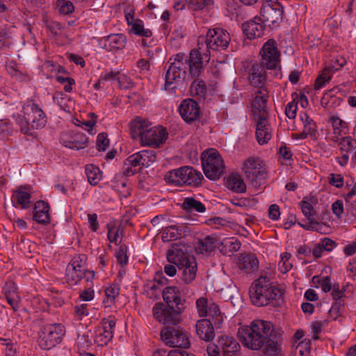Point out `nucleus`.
<instances>
[{"instance_id":"obj_1","label":"nucleus","mask_w":356,"mask_h":356,"mask_svg":"<svg viewBox=\"0 0 356 356\" xmlns=\"http://www.w3.org/2000/svg\"><path fill=\"white\" fill-rule=\"evenodd\" d=\"M273 334V324L260 319L254 320L238 330L239 339L245 347L261 350L265 356H275L279 350L277 342L272 338Z\"/></svg>"},{"instance_id":"obj_2","label":"nucleus","mask_w":356,"mask_h":356,"mask_svg":"<svg viewBox=\"0 0 356 356\" xmlns=\"http://www.w3.org/2000/svg\"><path fill=\"white\" fill-rule=\"evenodd\" d=\"M249 294L251 302L256 306H276L282 302L284 292L271 281L266 273L262 272L252 283Z\"/></svg>"},{"instance_id":"obj_3","label":"nucleus","mask_w":356,"mask_h":356,"mask_svg":"<svg viewBox=\"0 0 356 356\" xmlns=\"http://www.w3.org/2000/svg\"><path fill=\"white\" fill-rule=\"evenodd\" d=\"M24 116L14 115L21 131L26 135H33L35 130L43 128L47 117L41 107L33 101L26 102L23 106Z\"/></svg>"},{"instance_id":"obj_4","label":"nucleus","mask_w":356,"mask_h":356,"mask_svg":"<svg viewBox=\"0 0 356 356\" xmlns=\"http://www.w3.org/2000/svg\"><path fill=\"white\" fill-rule=\"evenodd\" d=\"M168 261L176 265L181 273V280L186 284L191 283L196 277L197 262L193 257H188L179 248V245H172L167 252Z\"/></svg>"},{"instance_id":"obj_5","label":"nucleus","mask_w":356,"mask_h":356,"mask_svg":"<svg viewBox=\"0 0 356 356\" xmlns=\"http://www.w3.org/2000/svg\"><path fill=\"white\" fill-rule=\"evenodd\" d=\"M184 54H177L170 58V65L165 76L164 88L175 92L177 86L182 83L186 77V62Z\"/></svg>"},{"instance_id":"obj_6","label":"nucleus","mask_w":356,"mask_h":356,"mask_svg":"<svg viewBox=\"0 0 356 356\" xmlns=\"http://www.w3.org/2000/svg\"><path fill=\"white\" fill-rule=\"evenodd\" d=\"M203 176L200 172L190 166H183L168 172L164 179L168 184L175 186L188 185L198 186Z\"/></svg>"},{"instance_id":"obj_7","label":"nucleus","mask_w":356,"mask_h":356,"mask_svg":"<svg viewBox=\"0 0 356 356\" xmlns=\"http://www.w3.org/2000/svg\"><path fill=\"white\" fill-rule=\"evenodd\" d=\"M197 46V48L190 51L188 56H184V58L186 65L188 66L189 75L192 79L200 78L204 75L205 65L210 59V54L204 51V44L200 46L199 41Z\"/></svg>"},{"instance_id":"obj_8","label":"nucleus","mask_w":356,"mask_h":356,"mask_svg":"<svg viewBox=\"0 0 356 356\" xmlns=\"http://www.w3.org/2000/svg\"><path fill=\"white\" fill-rule=\"evenodd\" d=\"M65 333V327L60 323L44 325L38 332V346L43 350H50L61 342Z\"/></svg>"},{"instance_id":"obj_9","label":"nucleus","mask_w":356,"mask_h":356,"mask_svg":"<svg viewBox=\"0 0 356 356\" xmlns=\"http://www.w3.org/2000/svg\"><path fill=\"white\" fill-rule=\"evenodd\" d=\"M85 255L74 257L67 266L65 280L71 286L76 285L83 277L88 282L95 277L94 271L87 270L85 268Z\"/></svg>"},{"instance_id":"obj_10","label":"nucleus","mask_w":356,"mask_h":356,"mask_svg":"<svg viewBox=\"0 0 356 356\" xmlns=\"http://www.w3.org/2000/svg\"><path fill=\"white\" fill-rule=\"evenodd\" d=\"M202 164L205 176L209 179H219L224 171V161L219 152L209 149L202 155Z\"/></svg>"},{"instance_id":"obj_11","label":"nucleus","mask_w":356,"mask_h":356,"mask_svg":"<svg viewBox=\"0 0 356 356\" xmlns=\"http://www.w3.org/2000/svg\"><path fill=\"white\" fill-rule=\"evenodd\" d=\"M242 172L255 188L261 186L262 181L267 176L265 165L257 157H250L245 159L243 163Z\"/></svg>"},{"instance_id":"obj_12","label":"nucleus","mask_w":356,"mask_h":356,"mask_svg":"<svg viewBox=\"0 0 356 356\" xmlns=\"http://www.w3.org/2000/svg\"><path fill=\"white\" fill-rule=\"evenodd\" d=\"M230 39L229 33L225 29L214 28L208 30L206 38L200 37L198 42H200V46L205 44L206 49L204 51L209 54L210 50L226 49L229 46Z\"/></svg>"},{"instance_id":"obj_13","label":"nucleus","mask_w":356,"mask_h":356,"mask_svg":"<svg viewBox=\"0 0 356 356\" xmlns=\"http://www.w3.org/2000/svg\"><path fill=\"white\" fill-rule=\"evenodd\" d=\"M183 311V308L167 307L161 302L155 304L152 309L154 318L166 327L177 325L181 321Z\"/></svg>"},{"instance_id":"obj_14","label":"nucleus","mask_w":356,"mask_h":356,"mask_svg":"<svg viewBox=\"0 0 356 356\" xmlns=\"http://www.w3.org/2000/svg\"><path fill=\"white\" fill-rule=\"evenodd\" d=\"M261 61L259 64L264 65L266 70H275L280 63V52L277 42L273 39L266 42L260 50Z\"/></svg>"},{"instance_id":"obj_15","label":"nucleus","mask_w":356,"mask_h":356,"mask_svg":"<svg viewBox=\"0 0 356 356\" xmlns=\"http://www.w3.org/2000/svg\"><path fill=\"white\" fill-rule=\"evenodd\" d=\"M162 341L171 347H189L190 342L186 333L179 327H165L161 331Z\"/></svg>"},{"instance_id":"obj_16","label":"nucleus","mask_w":356,"mask_h":356,"mask_svg":"<svg viewBox=\"0 0 356 356\" xmlns=\"http://www.w3.org/2000/svg\"><path fill=\"white\" fill-rule=\"evenodd\" d=\"M263 22L269 27L275 28L282 22L283 7L280 2H273L271 5H262L260 11Z\"/></svg>"},{"instance_id":"obj_17","label":"nucleus","mask_w":356,"mask_h":356,"mask_svg":"<svg viewBox=\"0 0 356 356\" xmlns=\"http://www.w3.org/2000/svg\"><path fill=\"white\" fill-rule=\"evenodd\" d=\"M116 325L115 317L109 316L103 318L95 330V343L99 346H106L113 337Z\"/></svg>"},{"instance_id":"obj_18","label":"nucleus","mask_w":356,"mask_h":356,"mask_svg":"<svg viewBox=\"0 0 356 356\" xmlns=\"http://www.w3.org/2000/svg\"><path fill=\"white\" fill-rule=\"evenodd\" d=\"M60 143L72 149L79 150L88 145V139L86 134L81 132H63L60 138Z\"/></svg>"},{"instance_id":"obj_19","label":"nucleus","mask_w":356,"mask_h":356,"mask_svg":"<svg viewBox=\"0 0 356 356\" xmlns=\"http://www.w3.org/2000/svg\"><path fill=\"white\" fill-rule=\"evenodd\" d=\"M167 138L168 132L165 128L151 126L143 136L141 144L143 146L159 147Z\"/></svg>"},{"instance_id":"obj_20","label":"nucleus","mask_w":356,"mask_h":356,"mask_svg":"<svg viewBox=\"0 0 356 356\" xmlns=\"http://www.w3.org/2000/svg\"><path fill=\"white\" fill-rule=\"evenodd\" d=\"M179 111L182 119L187 123L197 120L200 114L199 104L192 99H186L181 102Z\"/></svg>"},{"instance_id":"obj_21","label":"nucleus","mask_w":356,"mask_h":356,"mask_svg":"<svg viewBox=\"0 0 356 356\" xmlns=\"http://www.w3.org/2000/svg\"><path fill=\"white\" fill-rule=\"evenodd\" d=\"M268 97V92L266 88H259L254 93V97L252 103L254 118L268 116L266 111V102Z\"/></svg>"},{"instance_id":"obj_22","label":"nucleus","mask_w":356,"mask_h":356,"mask_svg":"<svg viewBox=\"0 0 356 356\" xmlns=\"http://www.w3.org/2000/svg\"><path fill=\"white\" fill-rule=\"evenodd\" d=\"M190 228L185 224H176L163 228L161 238L164 242H169L181 238L188 234Z\"/></svg>"},{"instance_id":"obj_23","label":"nucleus","mask_w":356,"mask_h":356,"mask_svg":"<svg viewBox=\"0 0 356 356\" xmlns=\"http://www.w3.org/2000/svg\"><path fill=\"white\" fill-rule=\"evenodd\" d=\"M266 67L259 63H254L249 70L248 80L252 86L264 88L266 81Z\"/></svg>"},{"instance_id":"obj_24","label":"nucleus","mask_w":356,"mask_h":356,"mask_svg":"<svg viewBox=\"0 0 356 356\" xmlns=\"http://www.w3.org/2000/svg\"><path fill=\"white\" fill-rule=\"evenodd\" d=\"M268 116L261 115V117L254 118L257 123L256 138L260 145L266 144L272 137L271 128L268 121Z\"/></svg>"},{"instance_id":"obj_25","label":"nucleus","mask_w":356,"mask_h":356,"mask_svg":"<svg viewBox=\"0 0 356 356\" xmlns=\"http://www.w3.org/2000/svg\"><path fill=\"white\" fill-rule=\"evenodd\" d=\"M164 302L167 307H179L184 309V302L180 291L175 286L165 287L162 291Z\"/></svg>"},{"instance_id":"obj_26","label":"nucleus","mask_w":356,"mask_h":356,"mask_svg":"<svg viewBox=\"0 0 356 356\" xmlns=\"http://www.w3.org/2000/svg\"><path fill=\"white\" fill-rule=\"evenodd\" d=\"M195 330L197 335L202 341L209 342L214 339L213 325L210 319L203 318L197 321Z\"/></svg>"},{"instance_id":"obj_27","label":"nucleus","mask_w":356,"mask_h":356,"mask_svg":"<svg viewBox=\"0 0 356 356\" xmlns=\"http://www.w3.org/2000/svg\"><path fill=\"white\" fill-rule=\"evenodd\" d=\"M260 22L261 19L255 17L242 24L243 31L248 38L254 39L261 37L264 34V26Z\"/></svg>"},{"instance_id":"obj_28","label":"nucleus","mask_w":356,"mask_h":356,"mask_svg":"<svg viewBox=\"0 0 356 356\" xmlns=\"http://www.w3.org/2000/svg\"><path fill=\"white\" fill-rule=\"evenodd\" d=\"M219 346L222 349V356H238L240 345L233 337L221 336L218 340Z\"/></svg>"},{"instance_id":"obj_29","label":"nucleus","mask_w":356,"mask_h":356,"mask_svg":"<svg viewBox=\"0 0 356 356\" xmlns=\"http://www.w3.org/2000/svg\"><path fill=\"white\" fill-rule=\"evenodd\" d=\"M300 118L303 124V130L296 138L305 139L310 136L312 138L316 139L317 134L316 122L306 113H300Z\"/></svg>"},{"instance_id":"obj_30","label":"nucleus","mask_w":356,"mask_h":356,"mask_svg":"<svg viewBox=\"0 0 356 356\" xmlns=\"http://www.w3.org/2000/svg\"><path fill=\"white\" fill-rule=\"evenodd\" d=\"M238 268L245 273H252L259 268V260L255 254H242L238 262Z\"/></svg>"},{"instance_id":"obj_31","label":"nucleus","mask_w":356,"mask_h":356,"mask_svg":"<svg viewBox=\"0 0 356 356\" xmlns=\"http://www.w3.org/2000/svg\"><path fill=\"white\" fill-rule=\"evenodd\" d=\"M31 197L29 189L25 186H19L13 191L11 200L13 206L26 209L31 203Z\"/></svg>"},{"instance_id":"obj_32","label":"nucleus","mask_w":356,"mask_h":356,"mask_svg":"<svg viewBox=\"0 0 356 356\" xmlns=\"http://www.w3.org/2000/svg\"><path fill=\"white\" fill-rule=\"evenodd\" d=\"M49 212V204L43 200L38 201L34 206L33 218L40 224H49L50 222V215Z\"/></svg>"},{"instance_id":"obj_33","label":"nucleus","mask_w":356,"mask_h":356,"mask_svg":"<svg viewBox=\"0 0 356 356\" xmlns=\"http://www.w3.org/2000/svg\"><path fill=\"white\" fill-rule=\"evenodd\" d=\"M104 40V47L108 51L122 49L127 44V37L122 33L111 34Z\"/></svg>"},{"instance_id":"obj_34","label":"nucleus","mask_w":356,"mask_h":356,"mask_svg":"<svg viewBox=\"0 0 356 356\" xmlns=\"http://www.w3.org/2000/svg\"><path fill=\"white\" fill-rule=\"evenodd\" d=\"M152 124L146 120L136 118L131 124V133L133 138H139L140 142L147 131L150 128Z\"/></svg>"},{"instance_id":"obj_35","label":"nucleus","mask_w":356,"mask_h":356,"mask_svg":"<svg viewBox=\"0 0 356 356\" xmlns=\"http://www.w3.org/2000/svg\"><path fill=\"white\" fill-rule=\"evenodd\" d=\"M216 238L210 236H207L199 241L196 246L197 252L202 254H210L216 247Z\"/></svg>"},{"instance_id":"obj_36","label":"nucleus","mask_w":356,"mask_h":356,"mask_svg":"<svg viewBox=\"0 0 356 356\" xmlns=\"http://www.w3.org/2000/svg\"><path fill=\"white\" fill-rule=\"evenodd\" d=\"M181 209L188 213H204L206 211L205 206L194 197H185L181 204Z\"/></svg>"},{"instance_id":"obj_37","label":"nucleus","mask_w":356,"mask_h":356,"mask_svg":"<svg viewBox=\"0 0 356 356\" xmlns=\"http://www.w3.org/2000/svg\"><path fill=\"white\" fill-rule=\"evenodd\" d=\"M227 187L238 193H244L246 190V185L243 179L238 174H233L229 175L227 181Z\"/></svg>"},{"instance_id":"obj_38","label":"nucleus","mask_w":356,"mask_h":356,"mask_svg":"<svg viewBox=\"0 0 356 356\" xmlns=\"http://www.w3.org/2000/svg\"><path fill=\"white\" fill-rule=\"evenodd\" d=\"M162 286V282L156 279L147 282L145 285V291L147 293V296L149 298H157L161 291Z\"/></svg>"},{"instance_id":"obj_39","label":"nucleus","mask_w":356,"mask_h":356,"mask_svg":"<svg viewBox=\"0 0 356 356\" xmlns=\"http://www.w3.org/2000/svg\"><path fill=\"white\" fill-rule=\"evenodd\" d=\"M207 317L211 318L210 321H212L211 323L216 326H218L222 323L223 321L222 314L220 311L219 306L216 303L211 302L210 307L208 309Z\"/></svg>"},{"instance_id":"obj_40","label":"nucleus","mask_w":356,"mask_h":356,"mask_svg":"<svg viewBox=\"0 0 356 356\" xmlns=\"http://www.w3.org/2000/svg\"><path fill=\"white\" fill-rule=\"evenodd\" d=\"M120 293V286L117 284H112L105 289L106 298L104 302L106 306H111L114 303L115 298Z\"/></svg>"},{"instance_id":"obj_41","label":"nucleus","mask_w":356,"mask_h":356,"mask_svg":"<svg viewBox=\"0 0 356 356\" xmlns=\"http://www.w3.org/2000/svg\"><path fill=\"white\" fill-rule=\"evenodd\" d=\"M86 174L88 182L93 186L97 185L101 179L99 168L93 165H87L86 166Z\"/></svg>"},{"instance_id":"obj_42","label":"nucleus","mask_w":356,"mask_h":356,"mask_svg":"<svg viewBox=\"0 0 356 356\" xmlns=\"http://www.w3.org/2000/svg\"><path fill=\"white\" fill-rule=\"evenodd\" d=\"M191 86V94L192 96L202 97L207 91L205 82L200 78L193 79Z\"/></svg>"},{"instance_id":"obj_43","label":"nucleus","mask_w":356,"mask_h":356,"mask_svg":"<svg viewBox=\"0 0 356 356\" xmlns=\"http://www.w3.org/2000/svg\"><path fill=\"white\" fill-rule=\"evenodd\" d=\"M131 32L145 38H150L152 35V31L149 29H145L143 22L139 19H136V22L131 26Z\"/></svg>"},{"instance_id":"obj_44","label":"nucleus","mask_w":356,"mask_h":356,"mask_svg":"<svg viewBox=\"0 0 356 356\" xmlns=\"http://www.w3.org/2000/svg\"><path fill=\"white\" fill-rule=\"evenodd\" d=\"M211 0H188L187 6L193 12L206 10L211 6Z\"/></svg>"},{"instance_id":"obj_45","label":"nucleus","mask_w":356,"mask_h":356,"mask_svg":"<svg viewBox=\"0 0 356 356\" xmlns=\"http://www.w3.org/2000/svg\"><path fill=\"white\" fill-rule=\"evenodd\" d=\"M124 165L127 166L125 172L127 174V175H129L130 173H134V172L131 170V167L142 166V161L140 159L139 152L130 155L125 160Z\"/></svg>"},{"instance_id":"obj_46","label":"nucleus","mask_w":356,"mask_h":356,"mask_svg":"<svg viewBox=\"0 0 356 356\" xmlns=\"http://www.w3.org/2000/svg\"><path fill=\"white\" fill-rule=\"evenodd\" d=\"M211 302L204 297H201L196 300L197 312L200 317H207L208 309L210 307Z\"/></svg>"},{"instance_id":"obj_47","label":"nucleus","mask_w":356,"mask_h":356,"mask_svg":"<svg viewBox=\"0 0 356 356\" xmlns=\"http://www.w3.org/2000/svg\"><path fill=\"white\" fill-rule=\"evenodd\" d=\"M142 166L148 167L156 160V152L153 150H143L139 152Z\"/></svg>"},{"instance_id":"obj_48","label":"nucleus","mask_w":356,"mask_h":356,"mask_svg":"<svg viewBox=\"0 0 356 356\" xmlns=\"http://www.w3.org/2000/svg\"><path fill=\"white\" fill-rule=\"evenodd\" d=\"M294 356H309L310 342L309 341H302L299 342L293 350Z\"/></svg>"},{"instance_id":"obj_49","label":"nucleus","mask_w":356,"mask_h":356,"mask_svg":"<svg viewBox=\"0 0 356 356\" xmlns=\"http://www.w3.org/2000/svg\"><path fill=\"white\" fill-rule=\"evenodd\" d=\"M328 68H324L321 74L316 78L314 88L316 90H319L323 88L325 84L330 81L332 79L331 73Z\"/></svg>"},{"instance_id":"obj_50","label":"nucleus","mask_w":356,"mask_h":356,"mask_svg":"<svg viewBox=\"0 0 356 356\" xmlns=\"http://www.w3.org/2000/svg\"><path fill=\"white\" fill-rule=\"evenodd\" d=\"M339 145L341 152H349L356 149V141L350 136H346L341 138Z\"/></svg>"},{"instance_id":"obj_51","label":"nucleus","mask_w":356,"mask_h":356,"mask_svg":"<svg viewBox=\"0 0 356 356\" xmlns=\"http://www.w3.org/2000/svg\"><path fill=\"white\" fill-rule=\"evenodd\" d=\"M57 6L59 12L64 15L72 13L74 9L73 3L70 1L58 0Z\"/></svg>"},{"instance_id":"obj_52","label":"nucleus","mask_w":356,"mask_h":356,"mask_svg":"<svg viewBox=\"0 0 356 356\" xmlns=\"http://www.w3.org/2000/svg\"><path fill=\"white\" fill-rule=\"evenodd\" d=\"M298 100L293 99V100L289 102L285 108V114L289 119H294L297 114Z\"/></svg>"},{"instance_id":"obj_53","label":"nucleus","mask_w":356,"mask_h":356,"mask_svg":"<svg viewBox=\"0 0 356 356\" xmlns=\"http://www.w3.org/2000/svg\"><path fill=\"white\" fill-rule=\"evenodd\" d=\"M343 177L340 174L331 173L328 177L329 184L338 188H340L343 186Z\"/></svg>"},{"instance_id":"obj_54","label":"nucleus","mask_w":356,"mask_h":356,"mask_svg":"<svg viewBox=\"0 0 356 356\" xmlns=\"http://www.w3.org/2000/svg\"><path fill=\"white\" fill-rule=\"evenodd\" d=\"M108 145H109V140L107 138V134L105 133L99 134L97 136V149L99 152L105 151Z\"/></svg>"},{"instance_id":"obj_55","label":"nucleus","mask_w":356,"mask_h":356,"mask_svg":"<svg viewBox=\"0 0 356 356\" xmlns=\"http://www.w3.org/2000/svg\"><path fill=\"white\" fill-rule=\"evenodd\" d=\"M17 286L13 282H8L3 287V293L6 298L17 296Z\"/></svg>"},{"instance_id":"obj_56","label":"nucleus","mask_w":356,"mask_h":356,"mask_svg":"<svg viewBox=\"0 0 356 356\" xmlns=\"http://www.w3.org/2000/svg\"><path fill=\"white\" fill-rule=\"evenodd\" d=\"M330 121L332 122L334 129V134L340 135L341 129L339 127H345L346 123L337 117H331Z\"/></svg>"},{"instance_id":"obj_57","label":"nucleus","mask_w":356,"mask_h":356,"mask_svg":"<svg viewBox=\"0 0 356 356\" xmlns=\"http://www.w3.org/2000/svg\"><path fill=\"white\" fill-rule=\"evenodd\" d=\"M116 257L118 262L120 265H127L128 262V257L126 253V250L122 246H121L119 250L116 252Z\"/></svg>"},{"instance_id":"obj_58","label":"nucleus","mask_w":356,"mask_h":356,"mask_svg":"<svg viewBox=\"0 0 356 356\" xmlns=\"http://www.w3.org/2000/svg\"><path fill=\"white\" fill-rule=\"evenodd\" d=\"M345 291L346 288L344 286L342 289H340L339 284H335L333 286L331 295L334 300H339L345 296Z\"/></svg>"},{"instance_id":"obj_59","label":"nucleus","mask_w":356,"mask_h":356,"mask_svg":"<svg viewBox=\"0 0 356 356\" xmlns=\"http://www.w3.org/2000/svg\"><path fill=\"white\" fill-rule=\"evenodd\" d=\"M118 81L120 88H129L134 86L133 81L127 77V76L122 74L118 77Z\"/></svg>"},{"instance_id":"obj_60","label":"nucleus","mask_w":356,"mask_h":356,"mask_svg":"<svg viewBox=\"0 0 356 356\" xmlns=\"http://www.w3.org/2000/svg\"><path fill=\"white\" fill-rule=\"evenodd\" d=\"M332 209L333 213L338 218H340L343 212V205L341 200H337L333 202L332 205Z\"/></svg>"},{"instance_id":"obj_61","label":"nucleus","mask_w":356,"mask_h":356,"mask_svg":"<svg viewBox=\"0 0 356 356\" xmlns=\"http://www.w3.org/2000/svg\"><path fill=\"white\" fill-rule=\"evenodd\" d=\"M301 209L307 218H312L314 214L313 207L307 202L302 201L301 202Z\"/></svg>"},{"instance_id":"obj_62","label":"nucleus","mask_w":356,"mask_h":356,"mask_svg":"<svg viewBox=\"0 0 356 356\" xmlns=\"http://www.w3.org/2000/svg\"><path fill=\"white\" fill-rule=\"evenodd\" d=\"M321 248H323L325 251L330 252L333 250V248L336 246V243L329 238H325L322 240Z\"/></svg>"},{"instance_id":"obj_63","label":"nucleus","mask_w":356,"mask_h":356,"mask_svg":"<svg viewBox=\"0 0 356 356\" xmlns=\"http://www.w3.org/2000/svg\"><path fill=\"white\" fill-rule=\"evenodd\" d=\"M280 215V208L277 204H272L268 209V216L270 219L276 220Z\"/></svg>"},{"instance_id":"obj_64","label":"nucleus","mask_w":356,"mask_h":356,"mask_svg":"<svg viewBox=\"0 0 356 356\" xmlns=\"http://www.w3.org/2000/svg\"><path fill=\"white\" fill-rule=\"evenodd\" d=\"M226 245L228 246L232 250L237 251L241 248V242L235 238H229L226 242Z\"/></svg>"}]
</instances>
